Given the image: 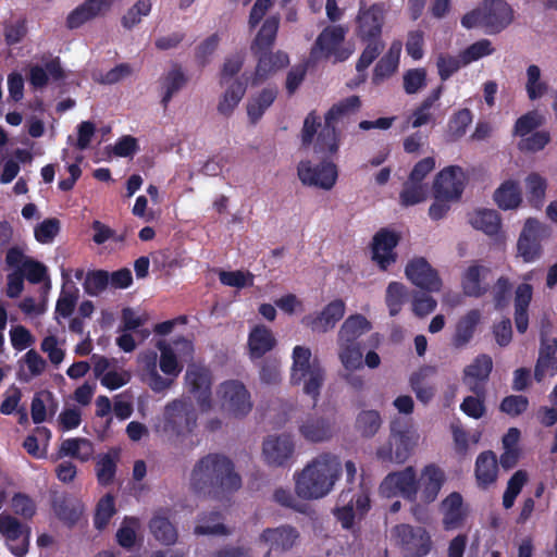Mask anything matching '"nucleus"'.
<instances>
[{"instance_id":"nucleus-1","label":"nucleus","mask_w":557,"mask_h":557,"mask_svg":"<svg viewBox=\"0 0 557 557\" xmlns=\"http://www.w3.org/2000/svg\"><path fill=\"white\" fill-rule=\"evenodd\" d=\"M158 355L153 351L141 352L138 361L141 364L143 381L153 392L169 389L182 373L185 363L194 356V345L185 337L159 339L156 342Z\"/></svg>"},{"instance_id":"nucleus-2","label":"nucleus","mask_w":557,"mask_h":557,"mask_svg":"<svg viewBox=\"0 0 557 557\" xmlns=\"http://www.w3.org/2000/svg\"><path fill=\"white\" fill-rule=\"evenodd\" d=\"M341 473V459L333 454H321L295 474V493L308 500L323 498L333 491Z\"/></svg>"},{"instance_id":"nucleus-3","label":"nucleus","mask_w":557,"mask_h":557,"mask_svg":"<svg viewBox=\"0 0 557 557\" xmlns=\"http://www.w3.org/2000/svg\"><path fill=\"white\" fill-rule=\"evenodd\" d=\"M385 8L381 3L367 4L361 2L354 18V33L361 41L367 42L357 62L358 72L364 71L383 50L381 40L385 22Z\"/></svg>"},{"instance_id":"nucleus-4","label":"nucleus","mask_w":557,"mask_h":557,"mask_svg":"<svg viewBox=\"0 0 557 557\" xmlns=\"http://www.w3.org/2000/svg\"><path fill=\"white\" fill-rule=\"evenodd\" d=\"M290 383L301 386L302 392L317 399L324 384L325 371L319 360L312 357L311 349L297 345L292 351Z\"/></svg>"},{"instance_id":"nucleus-5","label":"nucleus","mask_w":557,"mask_h":557,"mask_svg":"<svg viewBox=\"0 0 557 557\" xmlns=\"http://www.w3.org/2000/svg\"><path fill=\"white\" fill-rule=\"evenodd\" d=\"M360 99L357 96H350L337 103H335L325 114L324 126L319 132L311 153L333 156L337 153L341 147V133L336 128L338 120L349 113L357 111L360 108Z\"/></svg>"},{"instance_id":"nucleus-6","label":"nucleus","mask_w":557,"mask_h":557,"mask_svg":"<svg viewBox=\"0 0 557 557\" xmlns=\"http://www.w3.org/2000/svg\"><path fill=\"white\" fill-rule=\"evenodd\" d=\"M347 28L342 25L325 27L317 37L311 48V59H332L343 62L350 58L355 51L354 44L346 40Z\"/></svg>"},{"instance_id":"nucleus-7","label":"nucleus","mask_w":557,"mask_h":557,"mask_svg":"<svg viewBox=\"0 0 557 557\" xmlns=\"http://www.w3.org/2000/svg\"><path fill=\"white\" fill-rule=\"evenodd\" d=\"M195 424V413L185 400L169 404L154 425L156 431L169 441L190 432Z\"/></svg>"},{"instance_id":"nucleus-8","label":"nucleus","mask_w":557,"mask_h":557,"mask_svg":"<svg viewBox=\"0 0 557 557\" xmlns=\"http://www.w3.org/2000/svg\"><path fill=\"white\" fill-rule=\"evenodd\" d=\"M420 441V434L412 425H392L389 441L380 446L376 455L383 461L401 463L410 456Z\"/></svg>"},{"instance_id":"nucleus-9","label":"nucleus","mask_w":557,"mask_h":557,"mask_svg":"<svg viewBox=\"0 0 557 557\" xmlns=\"http://www.w3.org/2000/svg\"><path fill=\"white\" fill-rule=\"evenodd\" d=\"M297 176L305 186L330 190L336 184L338 171L332 161L314 162L310 154H304L297 164Z\"/></svg>"},{"instance_id":"nucleus-10","label":"nucleus","mask_w":557,"mask_h":557,"mask_svg":"<svg viewBox=\"0 0 557 557\" xmlns=\"http://www.w3.org/2000/svg\"><path fill=\"white\" fill-rule=\"evenodd\" d=\"M215 406L225 417L240 418L251 410L252 403L243 383L226 381L216 391Z\"/></svg>"},{"instance_id":"nucleus-11","label":"nucleus","mask_w":557,"mask_h":557,"mask_svg":"<svg viewBox=\"0 0 557 557\" xmlns=\"http://www.w3.org/2000/svg\"><path fill=\"white\" fill-rule=\"evenodd\" d=\"M548 235L546 225L535 219H528L517 240V257L525 263L540 260L543 253L541 242Z\"/></svg>"},{"instance_id":"nucleus-12","label":"nucleus","mask_w":557,"mask_h":557,"mask_svg":"<svg viewBox=\"0 0 557 557\" xmlns=\"http://www.w3.org/2000/svg\"><path fill=\"white\" fill-rule=\"evenodd\" d=\"M467 182V173L461 166L448 165L435 175L432 184V194L458 201L461 198Z\"/></svg>"},{"instance_id":"nucleus-13","label":"nucleus","mask_w":557,"mask_h":557,"mask_svg":"<svg viewBox=\"0 0 557 557\" xmlns=\"http://www.w3.org/2000/svg\"><path fill=\"white\" fill-rule=\"evenodd\" d=\"M400 240L399 233L383 228L371 243V259L381 271L388 270L397 261L396 247Z\"/></svg>"},{"instance_id":"nucleus-14","label":"nucleus","mask_w":557,"mask_h":557,"mask_svg":"<svg viewBox=\"0 0 557 557\" xmlns=\"http://www.w3.org/2000/svg\"><path fill=\"white\" fill-rule=\"evenodd\" d=\"M394 533L400 539L401 548L410 556L424 557L432 548L431 536L420 524H396Z\"/></svg>"},{"instance_id":"nucleus-15","label":"nucleus","mask_w":557,"mask_h":557,"mask_svg":"<svg viewBox=\"0 0 557 557\" xmlns=\"http://www.w3.org/2000/svg\"><path fill=\"white\" fill-rule=\"evenodd\" d=\"M346 312V302L335 298L327 302L321 310L302 318L301 322L312 332L326 333L335 327Z\"/></svg>"},{"instance_id":"nucleus-16","label":"nucleus","mask_w":557,"mask_h":557,"mask_svg":"<svg viewBox=\"0 0 557 557\" xmlns=\"http://www.w3.org/2000/svg\"><path fill=\"white\" fill-rule=\"evenodd\" d=\"M227 470V458L220 455H209L199 460L190 473V484L201 491L216 484L219 472Z\"/></svg>"},{"instance_id":"nucleus-17","label":"nucleus","mask_w":557,"mask_h":557,"mask_svg":"<svg viewBox=\"0 0 557 557\" xmlns=\"http://www.w3.org/2000/svg\"><path fill=\"white\" fill-rule=\"evenodd\" d=\"M492 270L488 265L473 261L461 272L460 286L466 296L479 298L490 289Z\"/></svg>"},{"instance_id":"nucleus-18","label":"nucleus","mask_w":557,"mask_h":557,"mask_svg":"<svg viewBox=\"0 0 557 557\" xmlns=\"http://www.w3.org/2000/svg\"><path fill=\"white\" fill-rule=\"evenodd\" d=\"M406 277L417 287L436 293L442 288V280L436 270L421 257L409 260L405 267Z\"/></svg>"},{"instance_id":"nucleus-19","label":"nucleus","mask_w":557,"mask_h":557,"mask_svg":"<svg viewBox=\"0 0 557 557\" xmlns=\"http://www.w3.org/2000/svg\"><path fill=\"white\" fill-rule=\"evenodd\" d=\"M537 276V270L532 269L522 275V282L513 292L515 323L519 333H524L529 326L528 308L533 296V286L530 284Z\"/></svg>"},{"instance_id":"nucleus-20","label":"nucleus","mask_w":557,"mask_h":557,"mask_svg":"<svg viewBox=\"0 0 557 557\" xmlns=\"http://www.w3.org/2000/svg\"><path fill=\"white\" fill-rule=\"evenodd\" d=\"M445 482V474L442 469L434 465L425 466L417 475L414 496L412 502L429 504L433 502Z\"/></svg>"},{"instance_id":"nucleus-21","label":"nucleus","mask_w":557,"mask_h":557,"mask_svg":"<svg viewBox=\"0 0 557 557\" xmlns=\"http://www.w3.org/2000/svg\"><path fill=\"white\" fill-rule=\"evenodd\" d=\"M370 509V499L367 493L359 492L350 495L343 492L334 509L335 517L342 522H354L364 519Z\"/></svg>"},{"instance_id":"nucleus-22","label":"nucleus","mask_w":557,"mask_h":557,"mask_svg":"<svg viewBox=\"0 0 557 557\" xmlns=\"http://www.w3.org/2000/svg\"><path fill=\"white\" fill-rule=\"evenodd\" d=\"M289 64L288 55L283 51L258 53V62L255 72L245 77L247 83L259 85L274 76Z\"/></svg>"},{"instance_id":"nucleus-23","label":"nucleus","mask_w":557,"mask_h":557,"mask_svg":"<svg viewBox=\"0 0 557 557\" xmlns=\"http://www.w3.org/2000/svg\"><path fill=\"white\" fill-rule=\"evenodd\" d=\"M295 444L290 435L268 436L262 446L263 460L270 466H284L293 457Z\"/></svg>"},{"instance_id":"nucleus-24","label":"nucleus","mask_w":557,"mask_h":557,"mask_svg":"<svg viewBox=\"0 0 557 557\" xmlns=\"http://www.w3.org/2000/svg\"><path fill=\"white\" fill-rule=\"evenodd\" d=\"M186 383L189 388V392L193 394L194 398L197 400L199 409L202 412H206L212 408L210 398V384L211 377L210 373L207 369L190 366L186 371Z\"/></svg>"},{"instance_id":"nucleus-25","label":"nucleus","mask_w":557,"mask_h":557,"mask_svg":"<svg viewBox=\"0 0 557 557\" xmlns=\"http://www.w3.org/2000/svg\"><path fill=\"white\" fill-rule=\"evenodd\" d=\"M417 473L412 467L388 474L381 484V491L386 496L400 494L410 500L414 496Z\"/></svg>"},{"instance_id":"nucleus-26","label":"nucleus","mask_w":557,"mask_h":557,"mask_svg":"<svg viewBox=\"0 0 557 557\" xmlns=\"http://www.w3.org/2000/svg\"><path fill=\"white\" fill-rule=\"evenodd\" d=\"M116 0H86L73 10L66 20L70 28H78L85 23L108 13Z\"/></svg>"},{"instance_id":"nucleus-27","label":"nucleus","mask_w":557,"mask_h":557,"mask_svg":"<svg viewBox=\"0 0 557 557\" xmlns=\"http://www.w3.org/2000/svg\"><path fill=\"white\" fill-rule=\"evenodd\" d=\"M493 368L492 358L487 355L478 356L463 370V383L474 393L484 391V383L487 381Z\"/></svg>"},{"instance_id":"nucleus-28","label":"nucleus","mask_w":557,"mask_h":557,"mask_svg":"<svg viewBox=\"0 0 557 557\" xmlns=\"http://www.w3.org/2000/svg\"><path fill=\"white\" fill-rule=\"evenodd\" d=\"M557 374V338H546L542 333V342L539 359L534 370V376L537 382L545 376Z\"/></svg>"},{"instance_id":"nucleus-29","label":"nucleus","mask_w":557,"mask_h":557,"mask_svg":"<svg viewBox=\"0 0 557 557\" xmlns=\"http://www.w3.org/2000/svg\"><path fill=\"white\" fill-rule=\"evenodd\" d=\"M276 346V338L273 332L265 325H255L248 335L247 347L251 360L262 358L267 352Z\"/></svg>"},{"instance_id":"nucleus-30","label":"nucleus","mask_w":557,"mask_h":557,"mask_svg":"<svg viewBox=\"0 0 557 557\" xmlns=\"http://www.w3.org/2000/svg\"><path fill=\"white\" fill-rule=\"evenodd\" d=\"M482 321L483 311L481 309L474 308L465 312L456 322L453 344L458 348L468 345Z\"/></svg>"},{"instance_id":"nucleus-31","label":"nucleus","mask_w":557,"mask_h":557,"mask_svg":"<svg viewBox=\"0 0 557 557\" xmlns=\"http://www.w3.org/2000/svg\"><path fill=\"white\" fill-rule=\"evenodd\" d=\"M494 201L502 210H517L523 202L520 184L516 180L504 181L494 191Z\"/></svg>"},{"instance_id":"nucleus-32","label":"nucleus","mask_w":557,"mask_h":557,"mask_svg":"<svg viewBox=\"0 0 557 557\" xmlns=\"http://www.w3.org/2000/svg\"><path fill=\"white\" fill-rule=\"evenodd\" d=\"M475 480L481 488L493 485L498 476V462L493 451L481 453L475 460Z\"/></svg>"},{"instance_id":"nucleus-33","label":"nucleus","mask_w":557,"mask_h":557,"mask_svg":"<svg viewBox=\"0 0 557 557\" xmlns=\"http://www.w3.org/2000/svg\"><path fill=\"white\" fill-rule=\"evenodd\" d=\"M301 435L310 442H324L330 440L336 432L333 420L325 418H309L300 425Z\"/></svg>"},{"instance_id":"nucleus-34","label":"nucleus","mask_w":557,"mask_h":557,"mask_svg":"<svg viewBox=\"0 0 557 557\" xmlns=\"http://www.w3.org/2000/svg\"><path fill=\"white\" fill-rule=\"evenodd\" d=\"M372 330V323L361 313L350 314L341 325L337 339L358 343V339Z\"/></svg>"},{"instance_id":"nucleus-35","label":"nucleus","mask_w":557,"mask_h":557,"mask_svg":"<svg viewBox=\"0 0 557 557\" xmlns=\"http://www.w3.org/2000/svg\"><path fill=\"white\" fill-rule=\"evenodd\" d=\"M299 534L290 524H282L275 529H267L261 539L271 544L270 550H287L293 547Z\"/></svg>"},{"instance_id":"nucleus-36","label":"nucleus","mask_w":557,"mask_h":557,"mask_svg":"<svg viewBox=\"0 0 557 557\" xmlns=\"http://www.w3.org/2000/svg\"><path fill=\"white\" fill-rule=\"evenodd\" d=\"M401 50L403 45L400 41L392 42L387 52L375 65L373 74V81L375 83L382 82L396 73L399 66Z\"/></svg>"},{"instance_id":"nucleus-37","label":"nucleus","mask_w":557,"mask_h":557,"mask_svg":"<svg viewBox=\"0 0 557 557\" xmlns=\"http://www.w3.org/2000/svg\"><path fill=\"white\" fill-rule=\"evenodd\" d=\"M221 86L224 88V92L219 100L218 111L224 116H230L242 101L246 86L245 83L238 78Z\"/></svg>"},{"instance_id":"nucleus-38","label":"nucleus","mask_w":557,"mask_h":557,"mask_svg":"<svg viewBox=\"0 0 557 557\" xmlns=\"http://www.w3.org/2000/svg\"><path fill=\"white\" fill-rule=\"evenodd\" d=\"M484 9L487 20L500 23L497 27H490V34H496L506 28L513 18V11L504 0H484Z\"/></svg>"},{"instance_id":"nucleus-39","label":"nucleus","mask_w":557,"mask_h":557,"mask_svg":"<svg viewBox=\"0 0 557 557\" xmlns=\"http://www.w3.org/2000/svg\"><path fill=\"white\" fill-rule=\"evenodd\" d=\"M470 224L485 234L496 235L502 225V220L497 211L493 209H476L469 216Z\"/></svg>"},{"instance_id":"nucleus-40","label":"nucleus","mask_w":557,"mask_h":557,"mask_svg":"<svg viewBox=\"0 0 557 557\" xmlns=\"http://www.w3.org/2000/svg\"><path fill=\"white\" fill-rule=\"evenodd\" d=\"M338 358L346 371L352 372L362 368L363 356L359 343L337 339Z\"/></svg>"},{"instance_id":"nucleus-41","label":"nucleus","mask_w":557,"mask_h":557,"mask_svg":"<svg viewBox=\"0 0 557 557\" xmlns=\"http://www.w3.org/2000/svg\"><path fill=\"white\" fill-rule=\"evenodd\" d=\"M276 95V89L264 88L257 95L252 96L247 103V114L249 120L253 123L259 121L274 102Z\"/></svg>"},{"instance_id":"nucleus-42","label":"nucleus","mask_w":557,"mask_h":557,"mask_svg":"<svg viewBox=\"0 0 557 557\" xmlns=\"http://www.w3.org/2000/svg\"><path fill=\"white\" fill-rule=\"evenodd\" d=\"M521 432L517 428H510L503 436L504 453L500 456V463L504 468H511L516 465L520 457L519 442Z\"/></svg>"},{"instance_id":"nucleus-43","label":"nucleus","mask_w":557,"mask_h":557,"mask_svg":"<svg viewBox=\"0 0 557 557\" xmlns=\"http://www.w3.org/2000/svg\"><path fill=\"white\" fill-rule=\"evenodd\" d=\"M524 87L530 100H537L549 92V86L537 65H529L525 72Z\"/></svg>"},{"instance_id":"nucleus-44","label":"nucleus","mask_w":557,"mask_h":557,"mask_svg":"<svg viewBox=\"0 0 557 557\" xmlns=\"http://www.w3.org/2000/svg\"><path fill=\"white\" fill-rule=\"evenodd\" d=\"M185 83L186 77L181 69L174 67L166 72L161 81V103L166 107Z\"/></svg>"},{"instance_id":"nucleus-45","label":"nucleus","mask_w":557,"mask_h":557,"mask_svg":"<svg viewBox=\"0 0 557 557\" xmlns=\"http://www.w3.org/2000/svg\"><path fill=\"white\" fill-rule=\"evenodd\" d=\"M445 522H457L468 518L469 508L458 493H451L441 504Z\"/></svg>"},{"instance_id":"nucleus-46","label":"nucleus","mask_w":557,"mask_h":557,"mask_svg":"<svg viewBox=\"0 0 557 557\" xmlns=\"http://www.w3.org/2000/svg\"><path fill=\"white\" fill-rule=\"evenodd\" d=\"M79 290L72 283H64L55 306V319L60 322L61 319L69 318L78 299Z\"/></svg>"},{"instance_id":"nucleus-47","label":"nucleus","mask_w":557,"mask_h":557,"mask_svg":"<svg viewBox=\"0 0 557 557\" xmlns=\"http://www.w3.org/2000/svg\"><path fill=\"white\" fill-rule=\"evenodd\" d=\"M278 29V18L270 17L265 20L262 27L258 32L251 49L256 54L267 51L273 44Z\"/></svg>"},{"instance_id":"nucleus-48","label":"nucleus","mask_w":557,"mask_h":557,"mask_svg":"<svg viewBox=\"0 0 557 557\" xmlns=\"http://www.w3.org/2000/svg\"><path fill=\"white\" fill-rule=\"evenodd\" d=\"M524 186H525V193L528 201L536 207L540 208L545 199L546 188H547V181L544 176L540 175L539 173H530L524 178Z\"/></svg>"},{"instance_id":"nucleus-49","label":"nucleus","mask_w":557,"mask_h":557,"mask_svg":"<svg viewBox=\"0 0 557 557\" xmlns=\"http://www.w3.org/2000/svg\"><path fill=\"white\" fill-rule=\"evenodd\" d=\"M408 297V288L400 282H389L385 290V305L389 315H397L406 302Z\"/></svg>"},{"instance_id":"nucleus-50","label":"nucleus","mask_w":557,"mask_h":557,"mask_svg":"<svg viewBox=\"0 0 557 557\" xmlns=\"http://www.w3.org/2000/svg\"><path fill=\"white\" fill-rule=\"evenodd\" d=\"M60 454L77 458L82 461L88 460L92 454V444L85 438H67L62 442Z\"/></svg>"},{"instance_id":"nucleus-51","label":"nucleus","mask_w":557,"mask_h":557,"mask_svg":"<svg viewBox=\"0 0 557 557\" xmlns=\"http://www.w3.org/2000/svg\"><path fill=\"white\" fill-rule=\"evenodd\" d=\"M62 76V70L57 61H52L46 64L45 67L35 65L29 71V82L35 88H40L52 78L58 79Z\"/></svg>"},{"instance_id":"nucleus-52","label":"nucleus","mask_w":557,"mask_h":557,"mask_svg":"<svg viewBox=\"0 0 557 557\" xmlns=\"http://www.w3.org/2000/svg\"><path fill=\"white\" fill-rule=\"evenodd\" d=\"M429 188L425 183L407 181L399 195L400 203L405 207L421 203L428 199Z\"/></svg>"},{"instance_id":"nucleus-53","label":"nucleus","mask_w":557,"mask_h":557,"mask_svg":"<svg viewBox=\"0 0 557 557\" xmlns=\"http://www.w3.org/2000/svg\"><path fill=\"white\" fill-rule=\"evenodd\" d=\"M461 25L467 29L484 28L490 34V27H497L500 25L497 21L487 20L483 2L467 12L461 18Z\"/></svg>"},{"instance_id":"nucleus-54","label":"nucleus","mask_w":557,"mask_h":557,"mask_svg":"<svg viewBox=\"0 0 557 557\" xmlns=\"http://www.w3.org/2000/svg\"><path fill=\"white\" fill-rule=\"evenodd\" d=\"M151 8V0L136 1L122 16L121 23L123 27L126 29H132L137 26L144 17L149 15Z\"/></svg>"},{"instance_id":"nucleus-55","label":"nucleus","mask_w":557,"mask_h":557,"mask_svg":"<svg viewBox=\"0 0 557 557\" xmlns=\"http://www.w3.org/2000/svg\"><path fill=\"white\" fill-rule=\"evenodd\" d=\"M320 126V119L319 116L311 112L309 113L305 121L304 126L301 129L300 138H301V147L300 151L302 154H311V149L314 145V139L318 127Z\"/></svg>"},{"instance_id":"nucleus-56","label":"nucleus","mask_w":557,"mask_h":557,"mask_svg":"<svg viewBox=\"0 0 557 557\" xmlns=\"http://www.w3.org/2000/svg\"><path fill=\"white\" fill-rule=\"evenodd\" d=\"M473 115L469 109L457 111L449 120L447 125V134L450 139L457 140L461 138L468 126L472 123Z\"/></svg>"},{"instance_id":"nucleus-57","label":"nucleus","mask_w":557,"mask_h":557,"mask_svg":"<svg viewBox=\"0 0 557 557\" xmlns=\"http://www.w3.org/2000/svg\"><path fill=\"white\" fill-rule=\"evenodd\" d=\"M117 458L119 453L116 450H112L98 458L96 471L98 481L101 484H109L112 482L115 473Z\"/></svg>"},{"instance_id":"nucleus-58","label":"nucleus","mask_w":557,"mask_h":557,"mask_svg":"<svg viewBox=\"0 0 557 557\" xmlns=\"http://www.w3.org/2000/svg\"><path fill=\"white\" fill-rule=\"evenodd\" d=\"M428 84V73L424 69H411L403 75L404 90L408 95L422 91Z\"/></svg>"},{"instance_id":"nucleus-59","label":"nucleus","mask_w":557,"mask_h":557,"mask_svg":"<svg viewBox=\"0 0 557 557\" xmlns=\"http://www.w3.org/2000/svg\"><path fill=\"white\" fill-rule=\"evenodd\" d=\"M495 51V48L491 40L488 39H481L469 47H467L465 50L461 51L463 55V64H470L472 62L479 61L480 59L484 57H488L493 54Z\"/></svg>"},{"instance_id":"nucleus-60","label":"nucleus","mask_w":557,"mask_h":557,"mask_svg":"<svg viewBox=\"0 0 557 557\" xmlns=\"http://www.w3.org/2000/svg\"><path fill=\"white\" fill-rule=\"evenodd\" d=\"M528 479V473L523 470H518L513 473L508 481L507 488L503 496V505L505 508L508 509L513 505L516 497L521 492Z\"/></svg>"},{"instance_id":"nucleus-61","label":"nucleus","mask_w":557,"mask_h":557,"mask_svg":"<svg viewBox=\"0 0 557 557\" xmlns=\"http://www.w3.org/2000/svg\"><path fill=\"white\" fill-rule=\"evenodd\" d=\"M356 426L363 436H373L381 426L380 413L375 410L361 411L357 417Z\"/></svg>"},{"instance_id":"nucleus-62","label":"nucleus","mask_w":557,"mask_h":557,"mask_svg":"<svg viewBox=\"0 0 557 557\" xmlns=\"http://www.w3.org/2000/svg\"><path fill=\"white\" fill-rule=\"evenodd\" d=\"M544 122V116L537 111H530L520 116L516 124L513 133L516 136L525 137Z\"/></svg>"},{"instance_id":"nucleus-63","label":"nucleus","mask_w":557,"mask_h":557,"mask_svg":"<svg viewBox=\"0 0 557 557\" xmlns=\"http://www.w3.org/2000/svg\"><path fill=\"white\" fill-rule=\"evenodd\" d=\"M493 302L496 309H504L509 305L511 283L509 277L499 276L491 289Z\"/></svg>"},{"instance_id":"nucleus-64","label":"nucleus","mask_w":557,"mask_h":557,"mask_svg":"<svg viewBox=\"0 0 557 557\" xmlns=\"http://www.w3.org/2000/svg\"><path fill=\"white\" fill-rule=\"evenodd\" d=\"M463 64V55L460 52L458 55L440 54L436 61L440 77L445 81L456 73Z\"/></svg>"}]
</instances>
